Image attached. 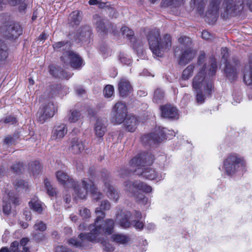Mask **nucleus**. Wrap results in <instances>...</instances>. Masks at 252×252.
Instances as JSON below:
<instances>
[{"label": "nucleus", "mask_w": 252, "mask_h": 252, "mask_svg": "<svg viewBox=\"0 0 252 252\" xmlns=\"http://www.w3.org/2000/svg\"><path fill=\"white\" fill-rule=\"evenodd\" d=\"M206 64H204L200 71L193 78L192 87L194 90H203L206 94H211L213 89L212 81L205 75Z\"/></svg>", "instance_id": "nucleus-6"}, {"label": "nucleus", "mask_w": 252, "mask_h": 252, "mask_svg": "<svg viewBox=\"0 0 252 252\" xmlns=\"http://www.w3.org/2000/svg\"><path fill=\"white\" fill-rule=\"evenodd\" d=\"M124 189L129 195L135 196L138 190L150 192L152 191V189L151 186L140 181L132 182L128 180L124 183Z\"/></svg>", "instance_id": "nucleus-9"}, {"label": "nucleus", "mask_w": 252, "mask_h": 252, "mask_svg": "<svg viewBox=\"0 0 252 252\" xmlns=\"http://www.w3.org/2000/svg\"><path fill=\"white\" fill-rule=\"evenodd\" d=\"M183 0H163L162 1V5L164 6H176L180 4Z\"/></svg>", "instance_id": "nucleus-48"}, {"label": "nucleus", "mask_w": 252, "mask_h": 252, "mask_svg": "<svg viewBox=\"0 0 252 252\" xmlns=\"http://www.w3.org/2000/svg\"><path fill=\"white\" fill-rule=\"evenodd\" d=\"M205 59V55L204 53L202 52L200 53V56L198 58L197 63L199 66L202 65L204 62Z\"/></svg>", "instance_id": "nucleus-61"}, {"label": "nucleus", "mask_w": 252, "mask_h": 252, "mask_svg": "<svg viewBox=\"0 0 252 252\" xmlns=\"http://www.w3.org/2000/svg\"><path fill=\"white\" fill-rule=\"evenodd\" d=\"M182 50L181 55L179 57V63L187 64L195 56L196 51L192 48L185 49Z\"/></svg>", "instance_id": "nucleus-21"}, {"label": "nucleus", "mask_w": 252, "mask_h": 252, "mask_svg": "<svg viewBox=\"0 0 252 252\" xmlns=\"http://www.w3.org/2000/svg\"><path fill=\"white\" fill-rule=\"evenodd\" d=\"M161 116L163 118L173 119H178L177 109L171 105H166L161 107Z\"/></svg>", "instance_id": "nucleus-19"}, {"label": "nucleus", "mask_w": 252, "mask_h": 252, "mask_svg": "<svg viewBox=\"0 0 252 252\" xmlns=\"http://www.w3.org/2000/svg\"><path fill=\"white\" fill-rule=\"evenodd\" d=\"M22 167V164L20 162H18L12 166L11 169L14 172H18L21 170Z\"/></svg>", "instance_id": "nucleus-60"}, {"label": "nucleus", "mask_w": 252, "mask_h": 252, "mask_svg": "<svg viewBox=\"0 0 252 252\" xmlns=\"http://www.w3.org/2000/svg\"><path fill=\"white\" fill-rule=\"evenodd\" d=\"M91 34L90 27L86 26L80 29L77 37L81 41L87 40L90 38Z\"/></svg>", "instance_id": "nucleus-31"}, {"label": "nucleus", "mask_w": 252, "mask_h": 252, "mask_svg": "<svg viewBox=\"0 0 252 252\" xmlns=\"http://www.w3.org/2000/svg\"><path fill=\"white\" fill-rule=\"evenodd\" d=\"M113 242L120 244H125L129 241V238L125 235L122 234H114L111 236Z\"/></svg>", "instance_id": "nucleus-35"}, {"label": "nucleus", "mask_w": 252, "mask_h": 252, "mask_svg": "<svg viewBox=\"0 0 252 252\" xmlns=\"http://www.w3.org/2000/svg\"><path fill=\"white\" fill-rule=\"evenodd\" d=\"M16 122V119L15 117L11 116L6 118L4 120V123L5 124H14Z\"/></svg>", "instance_id": "nucleus-59"}, {"label": "nucleus", "mask_w": 252, "mask_h": 252, "mask_svg": "<svg viewBox=\"0 0 252 252\" xmlns=\"http://www.w3.org/2000/svg\"><path fill=\"white\" fill-rule=\"evenodd\" d=\"M125 126L129 132L135 131L138 124L137 118L133 115H128L125 119Z\"/></svg>", "instance_id": "nucleus-26"}, {"label": "nucleus", "mask_w": 252, "mask_h": 252, "mask_svg": "<svg viewBox=\"0 0 252 252\" xmlns=\"http://www.w3.org/2000/svg\"><path fill=\"white\" fill-rule=\"evenodd\" d=\"M210 68L209 69V75H214L217 69V62L214 58H211L209 61Z\"/></svg>", "instance_id": "nucleus-45"}, {"label": "nucleus", "mask_w": 252, "mask_h": 252, "mask_svg": "<svg viewBox=\"0 0 252 252\" xmlns=\"http://www.w3.org/2000/svg\"><path fill=\"white\" fill-rule=\"evenodd\" d=\"M82 233H81L80 235H79V237H80V239L81 240V242L80 241H77L76 239H73V238H71L70 239H69L68 241V243L70 245H73V246H75L76 247H82L83 245H84V243L86 241H89L87 238H86V236L85 235L84 236L82 237H80V235Z\"/></svg>", "instance_id": "nucleus-39"}, {"label": "nucleus", "mask_w": 252, "mask_h": 252, "mask_svg": "<svg viewBox=\"0 0 252 252\" xmlns=\"http://www.w3.org/2000/svg\"><path fill=\"white\" fill-rule=\"evenodd\" d=\"M9 201H12L15 205L20 204L19 198L12 192L5 193L3 197V213L5 215L10 214L11 210V206Z\"/></svg>", "instance_id": "nucleus-15"}, {"label": "nucleus", "mask_w": 252, "mask_h": 252, "mask_svg": "<svg viewBox=\"0 0 252 252\" xmlns=\"http://www.w3.org/2000/svg\"><path fill=\"white\" fill-rule=\"evenodd\" d=\"M30 170L33 175H37L39 173L41 170V166L37 161H34L31 164Z\"/></svg>", "instance_id": "nucleus-46"}, {"label": "nucleus", "mask_w": 252, "mask_h": 252, "mask_svg": "<svg viewBox=\"0 0 252 252\" xmlns=\"http://www.w3.org/2000/svg\"><path fill=\"white\" fill-rule=\"evenodd\" d=\"M221 0H212L210 4L208 13H210L212 15L216 17L218 15L219 5Z\"/></svg>", "instance_id": "nucleus-34"}, {"label": "nucleus", "mask_w": 252, "mask_h": 252, "mask_svg": "<svg viewBox=\"0 0 252 252\" xmlns=\"http://www.w3.org/2000/svg\"><path fill=\"white\" fill-rule=\"evenodd\" d=\"M50 74L56 78L68 79L72 74H68L58 66L51 65L49 66Z\"/></svg>", "instance_id": "nucleus-23"}, {"label": "nucleus", "mask_w": 252, "mask_h": 252, "mask_svg": "<svg viewBox=\"0 0 252 252\" xmlns=\"http://www.w3.org/2000/svg\"><path fill=\"white\" fill-rule=\"evenodd\" d=\"M55 252H72L70 250L66 247L59 246L56 247Z\"/></svg>", "instance_id": "nucleus-58"}, {"label": "nucleus", "mask_w": 252, "mask_h": 252, "mask_svg": "<svg viewBox=\"0 0 252 252\" xmlns=\"http://www.w3.org/2000/svg\"><path fill=\"white\" fill-rule=\"evenodd\" d=\"M244 5V0H224L222 4L223 12H221V17L227 19L235 16L242 11Z\"/></svg>", "instance_id": "nucleus-7"}, {"label": "nucleus", "mask_w": 252, "mask_h": 252, "mask_svg": "<svg viewBox=\"0 0 252 252\" xmlns=\"http://www.w3.org/2000/svg\"><path fill=\"white\" fill-rule=\"evenodd\" d=\"M136 199L139 203L146 204L148 202V198L145 197L144 194L139 193L136 196Z\"/></svg>", "instance_id": "nucleus-56"}, {"label": "nucleus", "mask_w": 252, "mask_h": 252, "mask_svg": "<svg viewBox=\"0 0 252 252\" xmlns=\"http://www.w3.org/2000/svg\"><path fill=\"white\" fill-rule=\"evenodd\" d=\"M22 28L18 24L5 22L0 26L2 36L9 39H15L22 33Z\"/></svg>", "instance_id": "nucleus-8"}, {"label": "nucleus", "mask_w": 252, "mask_h": 252, "mask_svg": "<svg viewBox=\"0 0 252 252\" xmlns=\"http://www.w3.org/2000/svg\"><path fill=\"white\" fill-rule=\"evenodd\" d=\"M84 149V143L79 138L75 137L70 140L68 147L69 152L74 155H78L83 152Z\"/></svg>", "instance_id": "nucleus-16"}, {"label": "nucleus", "mask_w": 252, "mask_h": 252, "mask_svg": "<svg viewBox=\"0 0 252 252\" xmlns=\"http://www.w3.org/2000/svg\"><path fill=\"white\" fill-rule=\"evenodd\" d=\"M82 188L80 187H75V193L76 196H74L76 199L77 197L80 199H85L88 191L92 194V197L94 200L97 201L103 197L102 194L97 191L93 182L88 179L84 178L82 180Z\"/></svg>", "instance_id": "nucleus-4"}, {"label": "nucleus", "mask_w": 252, "mask_h": 252, "mask_svg": "<svg viewBox=\"0 0 252 252\" xmlns=\"http://www.w3.org/2000/svg\"><path fill=\"white\" fill-rule=\"evenodd\" d=\"M111 205L110 202L108 200H104L101 202V205H100V210L101 211V209H103L104 210H109L110 208Z\"/></svg>", "instance_id": "nucleus-57"}, {"label": "nucleus", "mask_w": 252, "mask_h": 252, "mask_svg": "<svg viewBox=\"0 0 252 252\" xmlns=\"http://www.w3.org/2000/svg\"><path fill=\"white\" fill-rule=\"evenodd\" d=\"M164 97V92L160 89H157L154 92L153 101L156 103L160 102Z\"/></svg>", "instance_id": "nucleus-40"}, {"label": "nucleus", "mask_w": 252, "mask_h": 252, "mask_svg": "<svg viewBox=\"0 0 252 252\" xmlns=\"http://www.w3.org/2000/svg\"><path fill=\"white\" fill-rule=\"evenodd\" d=\"M101 245L103 250L105 252H113L115 250L114 247H113L111 244L107 241H102L101 242Z\"/></svg>", "instance_id": "nucleus-50"}, {"label": "nucleus", "mask_w": 252, "mask_h": 252, "mask_svg": "<svg viewBox=\"0 0 252 252\" xmlns=\"http://www.w3.org/2000/svg\"><path fill=\"white\" fill-rule=\"evenodd\" d=\"M131 214L129 212H121L118 214L116 217V220L120 224V225L124 228L129 227L130 225V223L128 220Z\"/></svg>", "instance_id": "nucleus-24"}, {"label": "nucleus", "mask_w": 252, "mask_h": 252, "mask_svg": "<svg viewBox=\"0 0 252 252\" xmlns=\"http://www.w3.org/2000/svg\"><path fill=\"white\" fill-rule=\"evenodd\" d=\"M34 229L36 230L43 231L46 229V225L41 221H37L34 225Z\"/></svg>", "instance_id": "nucleus-52"}, {"label": "nucleus", "mask_w": 252, "mask_h": 252, "mask_svg": "<svg viewBox=\"0 0 252 252\" xmlns=\"http://www.w3.org/2000/svg\"><path fill=\"white\" fill-rule=\"evenodd\" d=\"M29 240L27 238H22L20 242L15 241L10 247V250L6 248H2L0 252H30L29 248L27 245Z\"/></svg>", "instance_id": "nucleus-14"}, {"label": "nucleus", "mask_w": 252, "mask_h": 252, "mask_svg": "<svg viewBox=\"0 0 252 252\" xmlns=\"http://www.w3.org/2000/svg\"><path fill=\"white\" fill-rule=\"evenodd\" d=\"M244 158L237 154L229 155L223 161V169L225 173L229 175H233L236 173L243 170L245 166Z\"/></svg>", "instance_id": "nucleus-5"}, {"label": "nucleus", "mask_w": 252, "mask_h": 252, "mask_svg": "<svg viewBox=\"0 0 252 252\" xmlns=\"http://www.w3.org/2000/svg\"><path fill=\"white\" fill-rule=\"evenodd\" d=\"M80 116V113L76 110H71L68 115V121L70 123H74L78 121Z\"/></svg>", "instance_id": "nucleus-43"}, {"label": "nucleus", "mask_w": 252, "mask_h": 252, "mask_svg": "<svg viewBox=\"0 0 252 252\" xmlns=\"http://www.w3.org/2000/svg\"><path fill=\"white\" fill-rule=\"evenodd\" d=\"M179 48L181 50L192 48V42L191 39L189 37L181 36L178 39Z\"/></svg>", "instance_id": "nucleus-32"}, {"label": "nucleus", "mask_w": 252, "mask_h": 252, "mask_svg": "<svg viewBox=\"0 0 252 252\" xmlns=\"http://www.w3.org/2000/svg\"><path fill=\"white\" fill-rule=\"evenodd\" d=\"M67 131L66 125L63 124L54 126L51 135L52 140L59 141L62 139Z\"/></svg>", "instance_id": "nucleus-20"}, {"label": "nucleus", "mask_w": 252, "mask_h": 252, "mask_svg": "<svg viewBox=\"0 0 252 252\" xmlns=\"http://www.w3.org/2000/svg\"><path fill=\"white\" fill-rule=\"evenodd\" d=\"M164 128L158 127L155 131L150 134L144 135L142 137V141L145 145H152L160 142L165 138Z\"/></svg>", "instance_id": "nucleus-13"}, {"label": "nucleus", "mask_w": 252, "mask_h": 252, "mask_svg": "<svg viewBox=\"0 0 252 252\" xmlns=\"http://www.w3.org/2000/svg\"><path fill=\"white\" fill-rule=\"evenodd\" d=\"M71 46L70 43L68 41H60L54 43L53 47L55 50H69Z\"/></svg>", "instance_id": "nucleus-36"}, {"label": "nucleus", "mask_w": 252, "mask_h": 252, "mask_svg": "<svg viewBox=\"0 0 252 252\" xmlns=\"http://www.w3.org/2000/svg\"><path fill=\"white\" fill-rule=\"evenodd\" d=\"M81 20L82 18L80 15V11L78 10L72 12L69 15V20L72 26L78 25Z\"/></svg>", "instance_id": "nucleus-33"}, {"label": "nucleus", "mask_w": 252, "mask_h": 252, "mask_svg": "<svg viewBox=\"0 0 252 252\" xmlns=\"http://www.w3.org/2000/svg\"><path fill=\"white\" fill-rule=\"evenodd\" d=\"M119 60L122 63L126 65H129L131 63V59L124 54L120 55Z\"/></svg>", "instance_id": "nucleus-54"}, {"label": "nucleus", "mask_w": 252, "mask_h": 252, "mask_svg": "<svg viewBox=\"0 0 252 252\" xmlns=\"http://www.w3.org/2000/svg\"><path fill=\"white\" fill-rule=\"evenodd\" d=\"M100 50L104 56H107L109 55V50L107 46L102 45L100 47Z\"/></svg>", "instance_id": "nucleus-63"}, {"label": "nucleus", "mask_w": 252, "mask_h": 252, "mask_svg": "<svg viewBox=\"0 0 252 252\" xmlns=\"http://www.w3.org/2000/svg\"><path fill=\"white\" fill-rule=\"evenodd\" d=\"M196 91V100L197 103L202 104L204 103L206 97L209 96L210 94H206V92L203 90L198 89L195 90Z\"/></svg>", "instance_id": "nucleus-38"}, {"label": "nucleus", "mask_w": 252, "mask_h": 252, "mask_svg": "<svg viewBox=\"0 0 252 252\" xmlns=\"http://www.w3.org/2000/svg\"><path fill=\"white\" fill-rule=\"evenodd\" d=\"M224 72L227 78L231 81L235 80L237 77V72L235 68L229 63L225 64Z\"/></svg>", "instance_id": "nucleus-29"}, {"label": "nucleus", "mask_w": 252, "mask_h": 252, "mask_svg": "<svg viewBox=\"0 0 252 252\" xmlns=\"http://www.w3.org/2000/svg\"><path fill=\"white\" fill-rule=\"evenodd\" d=\"M94 130L97 137H102L104 135L106 131V126L104 124V121L99 119L96 121Z\"/></svg>", "instance_id": "nucleus-30"}, {"label": "nucleus", "mask_w": 252, "mask_h": 252, "mask_svg": "<svg viewBox=\"0 0 252 252\" xmlns=\"http://www.w3.org/2000/svg\"><path fill=\"white\" fill-rule=\"evenodd\" d=\"M194 69V65L190 64L183 70L182 78L184 80L188 79L191 75Z\"/></svg>", "instance_id": "nucleus-42"}, {"label": "nucleus", "mask_w": 252, "mask_h": 252, "mask_svg": "<svg viewBox=\"0 0 252 252\" xmlns=\"http://www.w3.org/2000/svg\"><path fill=\"white\" fill-rule=\"evenodd\" d=\"M221 55L222 57V60H224V62L225 63V64L227 63H229L227 62V58L229 56V53H228V49L224 47L222 48L221 49Z\"/></svg>", "instance_id": "nucleus-55"}, {"label": "nucleus", "mask_w": 252, "mask_h": 252, "mask_svg": "<svg viewBox=\"0 0 252 252\" xmlns=\"http://www.w3.org/2000/svg\"><path fill=\"white\" fill-rule=\"evenodd\" d=\"M104 96L107 97H110L114 93V87L112 85H108L106 86L104 89Z\"/></svg>", "instance_id": "nucleus-51"}, {"label": "nucleus", "mask_w": 252, "mask_h": 252, "mask_svg": "<svg viewBox=\"0 0 252 252\" xmlns=\"http://www.w3.org/2000/svg\"><path fill=\"white\" fill-rule=\"evenodd\" d=\"M243 80L247 85H252V57L250 59L249 64L245 67Z\"/></svg>", "instance_id": "nucleus-25"}, {"label": "nucleus", "mask_w": 252, "mask_h": 252, "mask_svg": "<svg viewBox=\"0 0 252 252\" xmlns=\"http://www.w3.org/2000/svg\"><path fill=\"white\" fill-rule=\"evenodd\" d=\"M56 177L60 183L66 188L79 187V185H76L75 182L72 179H69L68 176L62 171H58L56 172Z\"/></svg>", "instance_id": "nucleus-17"}, {"label": "nucleus", "mask_w": 252, "mask_h": 252, "mask_svg": "<svg viewBox=\"0 0 252 252\" xmlns=\"http://www.w3.org/2000/svg\"><path fill=\"white\" fill-rule=\"evenodd\" d=\"M45 187L47 190L48 194L51 196H53L56 194V190L51 185L50 183L47 179L44 180Z\"/></svg>", "instance_id": "nucleus-47"}, {"label": "nucleus", "mask_w": 252, "mask_h": 252, "mask_svg": "<svg viewBox=\"0 0 252 252\" xmlns=\"http://www.w3.org/2000/svg\"><path fill=\"white\" fill-rule=\"evenodd\" d=\"M202 37L206 40L211 39L212 35L207 31H203L202 32Z\"/></svg>", "instance_id": "nucleus-62"}, {"label": "nucleus", "mask_w": 252, "mask_h": 252, "mask_svg": "<svg viewBox=\"0 0 252 252\" xmlns=\"http://www.w3.org/2000/svg\"><path fill=\"white\" fill-rule=\"evenodd\" d=\"M127 110L125 104L121 102H118L114 106L111 112V121L116 125L121 124L127 115Z\"/></svg>", "instance_id": "nucleus-11"}, {"label": "nucleus", "mask_w": 252, "mask_h": 252, "mask_svg": "<svg viewBox=\"0 0 252 252\" xmlns=\"http://www.w3.org/2000/svg\"><path fill=\"white\" fill-rule=\"evenodd\" d=\"M195 7L200 15L203 14L207 0H193Z\"/></svg>", "instance_id": "nucleus-37"}, {"label": "nucleus", "mask_w": 252, "mask_h": 252, "mask_svg": "<svg viewBox=\"0 0 252 252\" xmlns=\"http://www.w3.org/2000/svg\"><path fill=\"white\" fill-rule=\"evenodd\" d=\"M14 186L17 189L24 190L26 191L28 188V184L22 180H17L14 183Z\"/></svg>", "instance_id": "nucleus-41"}, {"label": "nucleus", "mask_w": 252, "mask_h": 252, "mask_svg": "<svg viewBox=\"0 0 252 252\" xmlns=\"http://www.w3.org/2000/svg\"><path fill=\"white\" fill-rule=\"evenodd\" d=\"M105 19L100 17L98 14L93 16V22L95 25L97 30L101 32H106V27L105 24Z\"/></svg>", "instance_id": "nucleus-27"}, {"label": "nucleus", "mask_w": 252, "mask_h": 252, "mask_svg": "<svg viewBox=\"0 0 252 252\" xmlns=\"http://www.w3.org/2000/svg\"><path fill=\"white\" fill-rule=\"evenodd\" d=\"M153 160V157L150 153H141L133 158L130 161V164L133 168L132 170H122L121 176L125 178L129 176L131 172H135L138 176L149 180H160L163 178L161 174H157L155 170L152 167H145L150 165Z\"/></svg>", "instance_id": "nucleus-1"}, {"label": "nucleus", "mask_w": 252, "mask_h": 252, "mask_svg": "<svg viewBox=\"0 0 252 252\" xmlns=\"http://www.w3.org/2000/svg\"><path fill=\"white\" fill-rule=\"evenodd\" d=\"M103 182V190L106 192L108 197L111 199H113L116 201H117L119 197V193L115 188L110 185L108 178L104 179Z\"/></svg>", "instance_id": "nucleus-22"}, {"label": "nucleus", "mask_w": 252, "mask_h": 252, "mask_svg": "<svg viewBox=\"0 0 252 252\" xmlns=\"http://www.w3.org/2000/svg\"><path fill=\"white\" fill-rule=\"evenodd\" d=\"M61 59L64 64L70 65L75 69L80 68L83 65V61L81 57L71 50L64 51Z\"/></svg>", "instance_id": "nucleus-10"}, {"label": "nucleus", "mask_w": 252, "mask_h": 252, "mask_svg": "<svg viewBox=\"0 0 252 252\" xmlns=\"http://www.w3.org/2000/svg\"><path fill=\"white\" fill-rule=\"evenodd\" d=\"M150 49L153 54L157 57H162L168 51L172 46V39L170 34H166L161 39L158 29L150 30L147 34Z\"/></svg>", "instance_id": "nucleus-3"}, {"label": "nucleus", "mask_w": 252, "mask_h": 252, "mask_svg": "<svg viewBox=\"0 0 252 252\" xmlns=\"http://www.w3.org/2000/svg\"><path fill=\"white\" fill-rule=\"evenodd\" d=\"M7 56V47L5 44L0 40V61L5 60Z\"/></svg>", "instance_id": "nucleus-44"}, {"label": "nucleus", "mask_w": 252, "mask_h": 252, "mask_svg": "<svg viewBox=\"0 0 252 252\" xmlns=\"http://www.w3.org/2000/svg\"><path fill=\"white\" fill-rule=\"evenodd\" d=\"M96 219L93 225H90L89 229L91 230L90 233L81 234L80 237L85 235L89 242H97V237L99 235H109L113 232L114 221L112 219H107L105 221H101L105 217V213L96 208L95 210Z\"/></svg>", "instance_id": "nucleus-2"}, {"label": "nucleus", "mask_w": 252, "mask_h": 252, "mask_svg": "<svg viewBox=\"0 0 252 252\" xmlns=\"http://www.w3.org/2000/svg\"><path fill=\"white\" fill-rule=\"evenodd\" d=\"M25 1V0H7L8 3L12 6H16L19 5Z\"/></svg>", "instance_id": "nucleus-64"}, {"label": "nucleus", "mask_w": 252, "mask_h": 252, "mask_svg": "<svg viewBox=\"0 0 252 252\" xmlns=\"http://www.w3.org/2000/svg\"><path fill=\"white\" fill-rule=\"evenodd\" d=\"M79 214L83 220L89 219L91 216L90 211L86 208H81L79 210Z\"/></svg>", "instance_id": "nucleus-49"}, {"label": "nucleus", "mask_w": 252, "mask_h": 252, "mask_svg": "<svg viewBox=\"0 0 252 252\" xmlns=\"http://www.w3.org/2000/svg\"><path fill=\"white\" fill-rule=\"evenodd\" d=\"M121 31L123 35L127 37H130L134 35V32L127 27H123L121 28Z\"/></svg>", "instance_id": "nucleus-53"}, {"label": "nucleus", "mask_w": 252, "mask_h": 252, "mask_svg": "<svg viewBox=\"0 0 252 252\" xmlns=\"http://www.w3.org/2000/svg\"><path fill=\"white\" fill-rule=\"evenodd\" d=\"M118 90L120 96L125 97L130 94L132 88L129 81L123 78L120 80L118 83Z\"/></svg>", "instance_id": "nucleus-18"}, {"label": "nucleus", "mask_w": 252, "mask_h": 252, "mask_svg": "<svg viewBox=\"0 0 252 252\" xmlns=\"http://www.w3.org/2000/svg\"><path fill=\"white\" fill-rule=\"evenodd\" d=\"M57 111L53 103L49 102L40 107L37 114V121L41 124L44 123L48 119L52 118Z\"/></svg>", "instance_id": "nucleus-12"}, {"label": "nucleus", "mask_w": 252, "mask_h": 252, "mask_svg": "<svg viewBox=\"0 0 252 252\" xmlns=\"http://www.w3.org/2000/svg\"><path fill=\"white\" fill-rule=\"evenodd\" d=\"M29 204L32 209L39 214L41 213L43 210V203L36 197L32 198Z\"/></svg>", "instance_id": "nucleus-28"}]
</instances>
